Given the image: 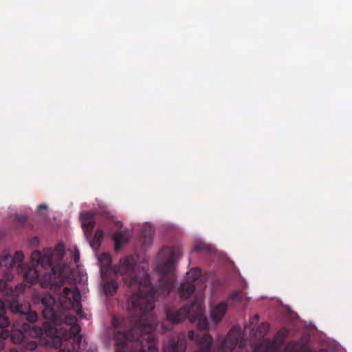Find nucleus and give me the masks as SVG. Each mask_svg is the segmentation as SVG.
<instances>
[{
    "instance_id": "obj_1",
    "label": "nucleus",
    "mask_w": 352,
    "mask_h": 352,
    "mask_svg": "<svg viewBox=\"0 0 352 352\" xmlns=\"http://www.w3.org/2000/svg\"><path fill=\"white\" fill-rule=\"evenodd\" d=\"M98 261L100 273L103 279L109 271L114 274L123 276L124 285L131 293L128 301L127 309L134 322L139 319L143 320L153 310V288L149 285V277L145 275L140 280L135 270L136 260L134 256L129 255L120 260L119 264L111 266L112 259L109 253H102Z\"/></svg>"
},
{
    "instance_id": "obj_2",
    "label": "nucleus",
    "mask_w": 352,
    "mask_h": 352,
    "mask_svg": "<svg viewBox=\"0 0 352 352\" xmlns=\"http://www.w3.org/2000/svg\"><path fill=\"white\" fill-rule=\"evenodd\" d=\"M153 313L133 322L131 329L115 336L116 352H158Z\"/></svg>"
},
{
    "instance_id": "obj_3",
    "label": "nucleus",
    "mask_w": 352,
    "mask_h": 352,
    "mask_svg": "<svg viewBox=\"0 0 352 352\" xmlns=\"http://www.w3.org/2000/svg\"><path fill=\"white\" fill-rule=\"evenodd\" d=\"M52 250H44L42 253L39 266L44 269H50V272H45L40 278V285L43 288H50L54 293L59 295L58 300L63 309L69 310L74 309L79 311L81 309V295L77 287L73 289L64 287L61 292V287L65 283V278L61 273H56L55 267L52 263Z\"/></svg>"
},
{
    "instance_id": "obj_4",
    "label": "nucleus",
    "mask_w": 352,
    "mask_h": 352,
    "mask_svg": "<svg viewBox=\"0 0 352 352\" xmlns=\"http://www.w3.org/2000/svg\"><path fill=\"white\" fill-rule=\"evenodd\" d=\"M203 312L201 300L197 298L190 306L184 305L180 309H166V320L162 326L165 331H169L172 327H166V323L178 324L184 321L187 317H191L192 319L197 320L199 329H206L208 326V322Z\"/></svg>"
},
{
    "instance_id": "obj_5",
    "label": "nucleus",
    "mask_w": 352,
    "mask_h": 352,
    "mask_svg": "<svg viewBox=\"0 0 352 352\" xmlns=\"http://www.w3.org/2000/svg\"><path fill=\"white\" fill-rule=\"evenodd\" d=\"M34 302L41 304L43 317L48 320L54 326V327H61L60 324L63 322L67 326L77 323V318L75 316L66 315L62 311L56 309V300L51 294H36L34 296Z\"/></svg>"
},
{
    "instance_id": "obj_6",
    "label": "nucleus",
    "mask_w": 352,
    "mask_h": 352,
    "mask_svg": "<svg viewBox=\"0 0 352 352\" xmlns=\"http://www.w3.org/2000/svg\"><path fill=\"white\" fill-rule=\"evenodd\" d=\"M175 261L173 257L168 259L166 262L162 264H159L157 266V271L161 274V277L159 280V287L158 289H155L152 284L151 283V278L149 277V285L153 288L154 290V296L153 298V309L155 308V302L157 300L159 296H162L164 297L167 296L171 289L174 287L175 283V275H174V269H175ZM147 275V274H144L141 278L139 277L140 280H142L144 276ZM148 276H149L148 274Z\"/></svg>"
},
{
    "instance_id": "obj_7",
    "label": "nucleus",
    "mask_w": 352,
    "mask_h": 352,
    "mask_svg": "<svg viewBox=\"0 0 352 352\" xmlns=\"http://www.w3.org/2000/svg\"><path fill=\"white\" fill-rule=\"evenodd\" d=\"M80 327L78 324H75L67 327H51L47 331L46 334L50 337V342L56 349L60 348L65 342L71 344V349L72 346L78 345L80 349V344L81 342V336H80Z\"/></svg>"
},
{
    "instance_id": "obj_8",
    "label": "nucleus",
    "mask_w": 352,
    "mask_h": 352,
    "mask_svg": "<svg viewBox=\"0 0 352 352\" xmlns=\"http://www.w3.org/2000/svg\"><path fill=\"white\" fill-rule=\"evenodd\" d=\"M10 321L7 316V309L4 302L0 299V328L2 329L0 336L3 340L10 338L14 344H19L23 341L25 336L22 330L11 327Z\"/></svg>"
},
{
    "instance_id": "obj_9",
    "label": "nucleus",
    "mask_w": 352,
    "mask_h": 352,
    "mask_svg": "<svg viewBox=\"0 0 352 352\" xmlns=\"http://www.w3.org/2000/svg\"><path fill=\"white\" fill-rule=\"evenodd\" d=\"M16 294L10 299L6 300L9 302L10 311L15 315H18L21 319H25L30 323H34L38 319V315L35 311L31 310L29 303H21L18 300Z\"/></svg>"
},
{
    "instance_id": "obj_10",
    "label": "nucleus",
    "mask_w": 352,
    "mask_h": 352,
    "mask_svg": "<svg viewBox=\"0 0 352 352\" xmlns=\"http://www.w3.org/2000/svg\"><path fill=\"white\" fill-rule=\"evenodd\" d=\"M23 258L24 255L21 251H16L14 256L10 254H5L0 257V267L4 273V277L8 281L13 279L14 274L12 271L15 266L17 265V268L22 264Z\"/></svg>"
},
{
    "instance_id": "obj_11",
    "label": "nucleus",
    "mask_w": 352,
    "mask_h": 352,
    "mask_svg": "<svg viewBox=\"0 0 352 352\" xmlns=\"http://www.w3.org/2000/svg\"><path fill=\"white\" fill-rule=\"evenodd\" d=\"M201 276V270L199 268H192L187 274L186 280L183 283L179 290L178 294L182 298H188L195 290V281Z\"/></svg>"
},
{
    "instance_id": "obj_12",
    "label": "nucleus",
    "mask_w": 352,
    "mask_h": 352,
    "mask_svg": "<svg viewBox=\"0 0 352 352\" xmlns=\"http://www.w3.org/2000/svg\"><path fill=\"white\" fill-rule=\"evenodd\" d=\"M239 348L244 346V343L241 336V332L239 329L232 328L228 333V336L224 341L223 348L225 351L231 352L237 346Z\"/></svg>"
},
{
    "instance_id": "obj_13",
    "label": "nucleus",
    "mask_w": 352,
    "mask_h": 352,
    "mask_svg": "<svg viewBox=\"0 0 352 352\" xmlns=\"http://www.w3.org/2000/svg\"><path fill=\"white\" fill-rule=\"evenodd\" d=\"M17 273L22 274L25 282L33 285L39 280L38 270L36 266H28L22 263L16 269Z\"/></svg>"
},
{
    "instance_id": "obj_14",
    "label": "nucleus",
    "mask_w": 352,
    "mask_h": 352,
    "mask_svg": "<svg viewBox=\"0 0 352 352\" xmlns=\"http://www.w3.org/2000/svg\"><path fill=\"white\" fill-rule=\"evenodd\" d=\"M80 220L85 238L87 239H91L92 231L95 227L94 213L90 211L82 213L80 214Z\"/></svg>"
},
{
    "instance_id": "obj_15",
    "label": "nucleus",
    "mask_w": 352,
    "mask_h": 352,
    "mask_svg": "<svg viewBox=\"0 0 352 352\" xmlns=\"http://www.w3.org/2000/svg\"><path fill=\"white\" fill-rule=\"evenodd\" d=\"M186 350V340L178 338L177 340L172 338L164 346L163 352H185Z\"/></svg>"
},
{
    "instance_id": "obj_16",
    "label": "nucleus",
    "mask_w": 352,
    "mask_h": 352,
    "mask_svg": "<svg viewBox=\"0 0 352 352\" xmlns=\"http://www.w3.org/2000/svg\"><path fill=\"white\" fill-rule=\"evenodd\" d=\"M227 304L224 302H220L217 306L212 307L210 310V316L212 320L215 322H219L223 318L227 311Z\"/></svg>"
},
{
    "instance_id": "obj_17",
    "label": "nucleus",
    "mask_w": 352,
    "mask_h": 352,
    "mask_svg": "<svg viewBox=\"0 0 352 352\" xmlns=\"http://www.w3.org/2000/svg\"><path fill=\"white\" fill-rule=\"evenodd\" d=\"M131 238V234L128 230L118 231L116 232L113 239L116 245V250H118L123 244L126 243Z\"/></svg>"
},
{
    "instance_id": "obj_18",
    "label": "nucleus",
    "mask_w": 352,
    "mask_h": 352,
    "mask_svg": "<svg viewBox=\"0 0 352 352\" xmlns=\"http://www.w3.org/2000/svg\"><path fill=\"white\" fill-rule=\"evenodd\" d=\"M23 287L17 285L14 289L8 287L7 282L3 279H0V292L6 296H10V298L22 292Z\"/></svg>"
},
{
    "instance_id": "obj_19",
    "label": "nucleus",
    "mask_w": 352,
    "mask_h": 352,
    "mask_svg": "<svg viewBox=\"0 0 352 352\" xmlns=\"http://www.w3.org/2000/svg\"><path fill=\"white\" fill-rule=\"evenodd\" d=\"M285 352H312L311 349L297 342H292L285 347Z\"/></svg>"
},
{
    "instance_id": "obj_20",
    "label": "nucleus",
    "mask_w": 352,
    "mask_h": 352,
    "mask_svg": "<svg viewBox=\"0 0 352 352\" xmlns=\"http://www.w3.org/2000/svg\"><path fill=\"white\" fill-rule=\"evenodd\" d=\"M118 285L115 280L104 282L102 288L106 296H113L118 290Z\"/></svg>"
},
{
    "instance_id": "obj_21",
    "label": "nucleus",
    "mask_w": 352,
    "mask_h": 352,
    "mask_svg": "<svg viewBox=\"0 0 352 352\" xmlns=\"http://www.w3.org/2000/svg\"><path fill=\"white\" fill-rule=\"evenodd\" d=\"M272 347V344L270 340L265 339L262 342L254 346L253 352H270Z\"/></svg>"
},
{
    "instance_id": "obj_22",
    "label": "nucleus",
    "mask_w": 352,
    "mask_h": 352,
    "mask_svg": "<svg viewBox=\"0 0 352 352\" xmlns=\"http://www.w3.org/2000/svg\"><path fill=\"white\" fill-rule=\"evenodd\" d=\"M104 236V232L102 230L98 229L93 237V239L91 240L90 239H88L89 241L90 245L93 248H98L100 245L101 241Z\"/></svg>"
},
{
    "instance_id": "obj_23",
    "label": "nucleus",
    "mask_w": 352,
    "mask_h": 352,
    "mask_svg": "<svg viewBox=\"0 0 352 352\" xmlns=\"http://www.w3.org/2000/svg\"><path fill=\"white\" fill-rule=\"evenodd\" d=\"M153 236V230L152 229L146 226L142 229L140 233V237L143 241V243L146 245L151 243V239Z\"/></svg>"
},
{
    "instance_id": "obj_24",
    "label": "nucleus",
    "mask_w": 352,
    "mask_h": 352,
    "mask_svg": "<svg viewBox=\"0 0 352 352\" xmlns=\"http://www.w3.org/2000/svg\"><path fill=\"white\" fill-rule=\"evenodd\" d=\"M270 324L266 322L261 323L256 329L254 336L257 338H263L268 332Z\"/></svg>"
},
{
    "instance_id": "obj_25",
    "label": "nucleus",
    "mask_w": 352,
    "mask_h": 352,
    "mask_svg": "<svg viewBox=\"0 0 352 352\" xmlns=\"http://www.w3.org/2000/svg\"><path fill=\"white\" fill-rule=\"evenodd\" d=\"M193 250L196 252H206L210 253L212 251V248L204 242L198 241L194 245Z\"/></svg>"
},
{
    "instance_id": "obj_26",
    "label": "nucleus",
    "mask_w": 352,
    "mask_h": 352,
    "mask_svg": "<svg viewBox=\"0 0 352 352\" xmlns=\"http://www.w3.org/2000/svg\"><path fill=\"white\" fill-rule=\"evenodd\" d=\"M289 331L286 328L280 329L276 333L274 338V342L281 344L284 342L285 339L287 337Z\"/></svg>"
},
{
    "instance_id": "obj_27",
    "label": "nucleus",
    "mask_w": 352,
    "mask_h": 352,
    "mask_svg": "<svg viewBox=\"0 0 352 352\" xmlns=\"http://www.w3.org/2000/svg\"><path fill=\"white\" fill-rule=\"evenodd\" d=\"M42 253L40 251L34 250L31 254V261L32 266L39 267Z\"/></svg>"
},
{
    "instance_id": "obj_28",
    "label": "nucleus",
    "mask_w": 352,
    "mask_h": 352,
    "mask_svg": "<svg viewBox=\"0 0 352 352\" xmlns=\"http://www.w3.org/2000/svg\"><path fill=\"white\" fill-rule=\"evenodd\" d=\"M229 300L232 302H239L242 300L241 292L234 291L232 292L229 296Z\"/></svg>"
},
{
    "instance_id": "obj_29",
    "label": "nucleus",
    "mask_w": 352,
    "mask_h": 352,
    "mask_svg": "<svg viewBox=\"0 0 352 352\" xmlns=\"http://www.w3.org/2000/svg\"><path fill=\"white\" fill-rule=\"evenodd\" d=\"M24 348L27 351H34L37 348V342L34 340L27 342L24 344Z\"/></svg>"
},
{
    "instance_id": "obj_30",
    "label": "nucleus",
    "mask_w": 352,
    "mask_h": 352,
    "mask_svg": "<svg viewBox=\"0 0 352 352\" xmlns=\"http://www.w3.org/2000/svg\"><path fill=\"white\" fill-rule=\"evenodd\" d=\"M206 333H199L197 335H195V333L194 331L190 330L188 331V336L190 340H194V339L196 338L197 343L198 344L199 336H202Z\"/></svg>"
},
{
    "instance_id": "obj_31",
    "label": "nucleus",
    "mask_w": 352,
    "mask_h": 352,
    "mask_svg": "<svg viewBox=\"0 0 352 352\" xmlns=\"http://www.w3.org/2000/svg\"><path fill=\"white\" fill-rule=\"evenodd\" d=\"M55 252L58 255L59 257L62 258L64 254L65 246L63 244H58L54 250Z\"/></svg>"
},
{
    "instance_id": "obj_32",
    "label": "nucleus",
    "mask_w": 352,
    "mask_h": 352,
    "mask_svg": "<svg viewBox=\"0 0 352 352\" xmlns=\"http://www.w3.org/2000/svg\"><path fill=\"white\" fill-rule=\"evenodd\" d=\"M30 333L34 336H40L43 334V329L35 325L32 326V330Z\"/></svg>"
},
{
    "instance_id": "obj_33",
    "label": "nucleus",
    "mask_w": 352,
    "mask_h": 352,
    "mask_svg": "<svg viewBox=\"0 0 352 352\" xmlns=\"http://www.w3.org/2000/svg\"><path fill=\"white\" fill-rule=\"evenodd\" d=\"M15 221L19 222L20 224H23L26 220H27V218L26 217L23 216V215H16L15 216Z\"/></svg>"
},
{
    "instance_id": "obj_34",
    "label": "nucleus",
    "mask_w": 352,
    "mask_h": 352,
    "mask_svg": "<svg viewBox=\"0 0 352 352\" xmlns=\"http://www.w3.org/2000/svg\"><path fill=\"white\" fill-rule=\"evenodd\" d=\"M74 260L76 263H78L80 259V252L79 250L76 249L74 252Z\"/></svg>"
},
{
    "instance_id": "obj_35",
    "label": "nucleus",
    "mask_w": 352,
    "mask_h": 352,
    "mask_svg": "<svg viewBox=\"0 0 352 352\" xmlns=\"http://www.w3.org/2000/svg\"><path fill=\"white\" fill-rule=\"evenodd\" d=\"M258 319H259V316L258 315H255L254 317H252L250 319V324L252 325L256 324L258 322Z\"/></svg>"
},
{
    "instance_id": "obj_36",
    "label": "nucleus",
    "mask_w": 352,
    "mask_h": 352,
    "mask_svg": "<svg viewBox=\"0 0 352 352\" xmlns=\"http://www.w3.org/2000/svg\"><path fill=\"white\" fill-rule=\"evenodd\" d=\"M45 209H47V206L45 204H41L37 208L38 211H41V210H45Z\"/></svg>"
},
{
    "instance_id": "obj_37",
    "label": "nucleus",
    "mask_w": 352,
    "mask_h": 352,
    "mask_svg": "<svg viewBox=\"0 0 352 352\" xmlns=\"http://www.w3.org/2000/svg\"><path fill=\"white\" fill-rule=\"evenodd\" d=\"M22 327L24 330H27L28 328L30 327V325L28 324H26L25 322H24L23 324H22Z\"/></svg>"
},
{
    "instance_id": "obj_38",
    "label": "nucleus",
    "mask_w": 352,
    "mask_h": 352,
    "mask_svg": "<svg viewBox=\"0 0 352 352\" xmlns=\"http://www.w3.org/2000/svg\"><path fill=\"white\" fill-rule=\"evenodd\" d=\"M116 226L118 228H120L122 227V223L120 222H117Z\"/></svg>"
},
{
    "instance_id": "obj_39",
    "label": "nucleus",
    "mask_w": 352,
    "mask_h": 352,
    "mask_svg": "<svg viewBox=\"0 0 352 352\" xmlns=\"http://www.w3.org/2000/svg\"><path fill=\"white\" fill-rule=\"evenodd\" d=\"M10 352H19V351L16 349H10Z\"/></svg>"
}]
</instances>
